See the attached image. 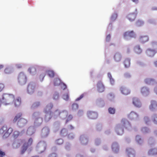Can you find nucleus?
<instances>
[{
    "mask_svg": "<svg viewBox=\"0 0 157 157\" xmlns=\"http://www.w3.org/2000/svg\"><path fill=\"white\" fill-rule=\"evenodd\" d=\"M16 66L17 68H20L22 67V65L20 64H17Z\"/></svg>",
    "mask_w": 157,
    "mask_h": 157,
    "instance_id": "69168bd1",
    "label": "nucleus"
},
{
    "mask_svg": "<svg viewBox=\"0 0 157 157\" xmlns=\"http://www.w3.org/2000/svg\"><path fill=\"white\" fill-rule=\"evenodd\" d=\"M49 129L48 127H45L42 129L41 135L43 137H45L47 136L49 134Z\"/></svg>",
    "mask_w": 157,
    "mask_h": 157,
    "instance_id": "1a4fd4ad",
    "label": "nucleus"
},
{
    "mask_svg": "<svg viewBox=\"0 0 157 157\" xmlns=\"http://www.w3.org/2000/svg\"><path fill=\"white\" fill-rule=\"evenodd\" d=\"M28 147V146L26 145V144H25L22 146L21 149V154L22 155L27 150Z\"/></svg>",
    "mask_w": 157,
    "mask_h": 157,
    "instance_id": "7c9ffc66",
    "label": "nucleus"
},
{
    "mask_svg": "<svg viewBox=\"0 0 157 157\" xmlns=\"http://www.w3.org/2000/svg\"><path fill=\"white\" fill-rule=\"evenodd\" d=\"M124 78L126 79H128L130 78L131 77V75L128 72L125 73L124 75Z\"/></svg>",
    "mask_w": 157,
    "mask_h": 157,
    "instance_id": "a18cd8bd",
    "label": "nucleus"
},
{
    "mask_svg": "<svg viewBox=\"0 0 157 157\" xmlns=\"http://www.w3.org/2000/svg\"><path fill=\"white\" fill-rule=\"evenodd\" d=\"M127 155L129 157H135V151L133 149L128 148L126 149Z\"/></svg>",
    "mask_w": 157,
    "mask_h": 157,
    "instance_id": "a211bd4d",
    "label": "nucleus"
},
{
    "mask_svg": "<svg viewBox=\"0 0 157 157\" xmlns=\"http://www.w3.org/2000/svg\"><path fill=\"white\" fill-rule=\"evenodd\" d=\"M112 147L113 150L116 152L119 150L118 146L116 143H113L112 145Z\"/></svg>",
    "mask_w": 157,
    "mask_h": 157,
    "instance_id": "c85d7f7f",
    "label": "nucleus"
},
{
    "mask_svg": "<svg viewBox=\"0 0 157 157\" xmlns=\"http://www.w3.org/2000/svg\"><path fill=\"white\" fill-rule=\"evenodd\" d=\"M142 130L144 132H148V129L147 128L144 127L142 128Z\"/></svg>",
    "mask_w": 157,
    "mask_h": 157,
    "instance_id": "e2e57ef3",
    "label": "nucleus"
},
{
    "mask_svg": "<svg viewBox=\"0 0 157 157\" xmlns=\"http://www.w3.org/2000/svg\"><path fill=\"white\" fill-rule=\"evenodd\" d=\"M61 85V88L63 90H65L67 88V86L63 82H61L60 83Z\"/></svg>",
    "mask_w": 157,
    "mask_h": 157,
    "instance_id": "603ef678",
    "label": "nucleus"
},
{
    "mask_svg": "<svg viewBox=\"0 0 157 157\" xmlns=\"http://www.w3.org/2000/svg\"><path fill=\"white\" fill-rule=\"evenodd\" d=\"M144 24V22L142 21L138 20L136 22V25L139 26H141Z\"/></svg>",
    "mask_w": 157,
    "mask_h": 157,
    "instance_id": "79ce46f5",
    "label": "nucleus"
},
{
    "mask_svg": "<svg viewBox=\"0 0 157 157\" xmlns=\"http://www.w3.org/2000/svg\"><path fill=\"white\" fill-rule=\"evenodd\" d=\"M61 80L59 78H55L54 80V86H58L61 83Z\"/></svg>",
    "mask_w": 157,
    "mask_h": 157,
    "instance_id": "2f4dec72",
    "label": "nucleus"
},
{
    "mask_svg": "<svg viewBox=\"0 0 157 157\" xmlns=\"http://www.w3.org/2000/svg\"><path fill=\"white\" fill-rule=\"evenodd\" d=\"M28 71L30 73L33 74L36 71V68L34 66H32L28 69Z\"/></svg>",
    "mask_w": 157,
    "mask_h": 157,
    "instance_id": "cd10ccee",
    "label": "nucleus"
},
{
    "mask_svg": "<svg viewBox=\"0 0 157 157\" xmlns=\"http://www.w3.org/2000/svg\"><path fill=\"white\" fill-rule=\"evenodd\" d=\"M83 96H84V94H81L79 97L77 98L76 99V101H79V100H80L83 97Z\"/></svg>",
    "mask_w": 157,
    "mask_h": 157,
    "instance_id": "052dcab7",
    "label": "nucleus"
},
{
    "mask_svg": "<svg viewBox=\"0 0 157 157\" xmlns=\"http://www.w3.org/2000/svg\"><path fill=\"white\" fill-rule=\"evenodd\" d=\"M115 110L114 108L110 107L108 109V111L109 113L114 114L115 113Z\"/></svg>",
    "mask_w": 157,
    "mask_h": 157,
    "instance_id": "58836bf2",
    "label": "nucleus"
},
{
    "mask_svg": "<svg viewBox=\"0 0 157 157\" xmlns=\"http://www.w3.org/2000/svg\"><path fill=\"white\" fill-rule=\"evenodd\" d=\"M33 116L35 118L34 123L37 125L40 124L43 122V118L40 117V113L39 112H35Z\"/></svg>",
    "mask_w": 157,
    "mask_h": 157,
    "instance_id": "20e7f679",
    "label": "nucleus"
},
{
    "mask_svg": "<svg viewBox=\"0 0 157 157\" xmlns=\"http://www.w3.org/2000/svg\"><path fill=\"white\" fill-rule=\"evenodd\" d=\"M53 107V104L50 103L47 105L44 109V112L46 113L44 119L46 121H49L52 117L51 110Z\"/></svg>",
    "mask_w": 157,
    "mask_h": 157,
    "instance_id": "f03ea898",
    "label": "nucleus"
},
{
    "mask_svg": "<svg viewBox=\"0 0 157 157\" xmlns=\"http://www.w3.org/2000/svg\"><path fill=\"white\" fill-rule=\"evenodd\" d=\"M72 108L73 109H78V105L76 103H74L72 105Z\"/></svg>",
    "mask_w": 157,
    "mask_h": 157,
    "instance_id": "8fccbe9b",
    "label": "nucleus"
},
{
    "mask_svg": "<svg viewBox=\"0 0 157 157\" xmlns=\"http://www.w3.org/2000/svg\"><path fill=\"white\" fill-rule=\"evenodd\" d=\"M7 130L8 132V134H9L10 135L12 132L13 131L12 128H9L8 129L7 128Z\"/></svg>",
    "mask_w": 157,
    "mask_h": 157,
    "instance_id": "5fc2aeb1",
    "label": "nucleus"
},
{
    "mask_svg": "<svg viewBox=\"0 0 157 157\" xmlns=\"http://www.w3.org/2000/svg\"><path fill=\"white\" fill-rule=\"evenodd\" d=\"M149 155H155L157 154V148H154L151 149L148 152Z\"/></svg>",
    "mask_w": 157,
    "mask_h": 157,
    "instance_id": "a878e982",
    "label": "nucleus"
},
{
    "mask_svg": "<svg viewBox=\"0 0 157 157\" xmlns=\"http://www.w3.org/2000/svg\"><path fill=\"white\" fill-rule=\"evenodd\" d=\"M124 64L125 67H129L130 64V60L128 59H125L124 62Z\"/></svg>",
    "mask_w": 157,
    "mask_h": 157,
    "instance_id": "473e14b6",
    "label": "nucleus"
},
{
    "mask_svg": "<svg viewBox=\"0 0 157 157\" xmlns=\"http://www.w3.org/2000/svg\"><path fill=\"white\" fill-rule=\"evenodd\" d=\"M37 149L41 152L44 151L46 149V144L44 142H39L37 145Z\"/></svg>",
    "mask_w": 157,
    "mask_h": 157,
    "instance_id": "423d86ee",
    "label": "nucleus"
},
{
    "mask_svg": "<svg viewBox=\"0 0 157 157\" xmlns=\"http://www.w3.org/2000/svg\"><path fill=\"white\" fill-rule=\"evenodd\" d=\"M0 134H3V137L6 138L8 137L10 134H8V132L7 130V128L6 126H3L0 129Z\"/></svg>",
    "mask_w": 157,
    "mask_h": 157,
    "instance_id": "0eeeda50",
    "label": "nucleus"
},
{
    "mask_svg": "<svg viewBox=\"0 0 157 157\" xmlns=\"http://www.w3.org/2000/svg\"><path fill=\"white\" fill-rule=\"evenodd\" d=\"M145 82L147 84L149 85H153L157 83L155 80L149 78L146 79Z\"/></svg>",
    "mask_w": 157,
    "mask_h": 157,
    "instance_id": "412c9836",
    "label": "nucleus"
},
{
    "mask_svg": "<svg viewBox=\"0 0 157 157\" xmlns=\"http://www.w3.org/2000/svg\"><path fill=\"white\" fill-rule=\"evenodd\" d=\"M67 131L66 129L63 128L62 129L60 132V134L62 135H64L65 133H66Z\"/></svg>",
    "mask_w": 157,
    "mask_h": 157,
    "instance_id": "de8ad7c7",
    "label": "nucleus"
},
{
    "mask_svg": "<svg viewBox=\"0 0 157 157\" xmlns=\"http://www.w3.org/2000/svg\"><path fill=\"white\" fill-rule=\"evenodd\" d=\"M138 117V115L136 113L133 112H131L128 115V117L131 120L137 119Z\"/></svg>",
    "mask_w": 157,
    "mask_h": 157,
    "instance_id": "b1692460",
    "label": "nucleus"
},
{
    "mask_svg": "<svg viewBox=\"0 0 157 157\" xmlns=\"http://www.w3.org/2000/svg\"><path fill=\"white\" fill-rule=\"evenodd\" d=\"M111 38V36L110 34L107 35L106 38V41L107 42H108L109 41Z\"/></svg>",
    "mask_w": 157,
    "mask_h": 157,
    "instance_id": "4d7b16f0",
    "label": "nucleus"
},
{
    "mask_svg": "<svg viewBox=\"0 0 157 157\" xmlns=\"http://www.w3.org/2000/svg\"><path fill=\"white\" fill-rule=\"evenodd\" d=\"M123 126L121 124H117L116 128V131L117 134L121 135L123 133Z\"/></svg>",
    "mask_w": 157,
    "mask_h": 157,
    "instance_id": "9d476101",
    "label": "nucleus"
},
{
    "mask_svg": "<svg viewBox=\"0 0 157 157\" xmlns=\"http://www.w3.org/2000/svg\"><path fill=\"white\" fill-rule=\"evenodd\" d=\"M121 122L122 124L123 125V126H125V124L126 123H127L129 124L128 122L126 120H125V119H123L121 121Z\"/></svg>",
    "mask_w": 157,
    "mask_h": 157,
    "instance_id": "09e8293b",
    "label": "nucleus"
},
{
    "mask_svg": "<svg viewBox=\"0 0 157 157\" xmlns=\"http://www.w3.org/2000/svg\"><path fill=\"white\" fill-rule=\"evenodd\" d=\"M153 122L154 123L157 124V115H155L154 117Z\"/></svg>",
    "mask_w": 157,
    "mask_h": 157,
    "instance_id": "864d4df0",
    "label": "nucleus"
},
{
    "mask_svg": "<svg viewBox=\"0 0 157 157\" xmlns=\"http://www.w3.org/2000/svg\"><path fill=\"white\" fill-rule=\"evenodd\" d=\"M63 98L64 100L66 101L68 100L69 99V96L68 93H66V94H64L63 96Z\"/></svg>",
    "mask_w": 157,
    "mask_h": 157,
    "instance_id": "4c0bfd02",
    "label": "nucleus"
},
{
    "mask_svg": "<svg viewBox=\"0 0 157 157\" xmlns=\"http://www.w3.org/2000/svg\"><path fill=\"white\" fill-rule=\"evenodd\" d=\"M136 140L137 142L139 144L141 145L143 143V140L141 139L139 136H137L136 137Z\"/></svg>",
    "mask_w": 157,
    "mask_h": 157,
    "instance_id": "c756f323",
    "label": "nucleus"
},
{
    "mask_svg": "<svg viewBox=\"0 0 157 157\" xmlns=\"http://www.w3.org/2000/svg\"><path fill=\"white\" fill-rule=\"evenodd\" d=\"M57 155L55 153H52L51 154H50L49 156V157H56Z\"/></svg>",
    "mask_w": 157,
    "mask_h": 157,
    "instance_id": "680f3d73",
    "label": "nucleus"
},
{
    "mask_svg": "<svg viewBox=\"0 0 157 157\" xmlns=\"http://www.w3.org/2000/svg\"><path fill=\"white\" fill-rule=\"evenodd\" d=\"M87 115L88 117L91 119H96L98 117V114L96 113L91 111L88 112Z\"/></svg>",
    "mask_w": 157,
    "mask_h": 157,
    "instance_id": "4468645a",
    "label": "nucleus"
},
{
    "mask_svg": "<svg viewBox=\"0 0 157 157\" xmlns=\"http://www.w3.org/2000/svg\"><path fill=\"white\" fill-rule=\"evenodd\" d=\"M135 52L137 54H140L142 52V50L140 48L139 46L138 45L136 46L135 48Z\"/></svg>",
    "mask_w": 157,
    "mask_h": 157,
    "instance_id": "f704fd0d",
    "label": "nucleus"
},
{
    "mask_svg": "<svg viewBox=\"0 0 157 157\" xmlns=\"http://www.w3.org/2000/svg\"><path fill=\"white\" fill-rule=\"evenodd\" d=\"M107 97L109 100L112 101L114 98V96L113 94L110 93L108 95Z\"/></svg>",
    "mask_w": 157,
    "mask_h": 157,
    "instance_id": "c9c22d12",
    "label": "nucleus"
},
{
    "mask_svg": "<svg viewBox=\"0 0 157 157\" xmlns=\"http://www.w3.org/2000/svg\"><path fill=\"white\" fill-rule=\"evenodd\" d=\"M11 69L10 68H6L4 70V72L6 74H9L11 73Z\"/></svg>",
    "mask_w": 157,
    "mask_h": 157,
    "instance_id": "a19ab883",
    "label": "nucleus"
},
{
    "mask_svg": "<svg viewBox=\"0 0 157 157\" xmlns=\"http://www.w3.org/2000/svg\"><path fill=\"white\" fill-rule=\"evenodd\" d=\"M80 140L81 143L83 144H87L88 142V138L84 135H82L80 136Z\"/></svg>",
    "mask_w": 157,
    "mask_h": 157,
    "instance_id": "f3484780",
    "label": "nucleus"
},
{
    "mask_svg": "<svg viewBox=\"0 0 157 157\" xmlns=\"http://www.w3.org/2000/svg\"><path fill=\"white\" fill-rule=\"evenodd\" d=\"M5 155V152L2 151L1 150H0V157H3V156H4Z\"/></svg>",
    "mask_w": 157,
    "mask_h": 157,
    "instance_id": "13d9d810",
    "label": "nucleus"
},
{
    "mask_svg": "<svg viewBox=\"0 0 157 157\" xmlns=\"http://www.w3.org/2000/svg\"><path fill=\"white\" fill-rule=\"evenodd\" d=\"M139 41L142 43H144L147 41L148 40V38L147 36H140L139 38Z\"/></svg>",
    "mask_w": 157,
    "mask_h": 157,
    "instance_id": "bb28decb",
    "label": "nucleus"
},
{
    "mask_svg": "<svg viewBox=\"0 0 157 157\" xmlns=\"http://www.w3.org/2000/svg\"><path fill=\"white\" fill-rule=\"evenodd\" d=\"M109 79L111 84H113L114 82V79L113 78H110Z\"/></svg>",
    "mask_w": 157,
    "mask_h": 157,
    "instance_id": "338daca9",
    "label": "nucleus"
},
{
    "mask_svg": "<svg viewBox=\"0 0 157 157\" xmlns=\"http://www.w3.org/2000/svg\"><path fill=\"white\" fill-rule=\"evenodd\" d=\"M21 103V99L20 97L17 98L14 100V104L15 107H18L19 106Z\"/></svg>",
    "mask_w": 157,
    "mask_h": 157,
    "instance_id": "393cba45",
    "label": "nucleus"
},
{
    "mask_svg": "<svg viewBox=\"0 0 157 157\" xmlns=\"http://www.w3.org/2000/svg\"><path fill=\"white\" fill-rule=\"evenodd\" d=\"M98 91L100 93L103 92L105 90V86L102 82L98 81L97 85Z\"/></svg>",
    "mask_w": 157,
    "mask_h": 157,
    "instance_id": "6e6552de",
    "label": "nucleus"
},
{
    "mask_svg": "<svg viewBox=\"0 0 157 157\" xmlns=\"http://www.w3.org/2000/svg\"><path fill=\"white\" fill-rule=\"evenodd\" d=\"M121 55L119 52L115 53L113 56L114 59L116 62L120 61L121 59Z\"/></svg>",
    "mask_w": 157,
    "mask_h": 157,
    "instance_id": "2eb2a0df",
    "label": "nucleus"
},
{
    "mask_svg": "<svg viewBox=\"0 0 157 157\" xmlns=\"http://www.w3.org/2000/svg\"><path fill=\"white\" fill-rule=\"evenodd\" d=\"M157 108V103L154 101H152L151 102V104L149 106V109L152 111H153L155 109Z\"/></svg>",
    "mask_w": 157,
    "mask_h": 157,
    "instance_id": "aec40b11",
    "label": "nucleus"
},
{
    "mask_svg": "<svg viewBox=\"0 0 157 157\" xmlns=\"http://www.w3.org/2000/svg\"><path fill=\"white\" fill-rule=\"evenodd\" d=\"M108 77L109 78V79L110 78H112V75H111V74L110 73H108Z\"/></svg>",
    "mask_w": 157,
    "mask_h": 157,
    "instance_id": "774afa93",
    "label": "nucleus"
},
{
    "mask_svg": "<svg viewBox=\"0 0 157 157\" xmlns=\"http://www.w3.org/2000/svg\"><path fill=\"white\" fill-rule=\"evenodd\" d=\"M48 76L51 78H53L54 76V73L52 71L49 70L47 71V72Z\"/></svg>",
    "mask_w": 157,
    "mask_h": 157,
    "instance_id": "e433bc0d",
    "label": "nucleus"
},
{
    "mask_svg": "<svg viewBox=\"0 0 157 157\" xmlns=\"http://www.w3.org/2000/svg\"><path fill=\"white\" fill-rule=\"evenodd\" d=\"M117 17V14L116 13H114L112 15L111 17V19L112 21L115 20Z\"/></svg>",
    "mask_w": 157,
    "mask_h": 157,
    "instance_id": "49530a36",
    "label": "nucleus"
},
{
    "mask_svg": "<svg viewBox=\"0 0 157 157\" xmlns=\"http://www.w3.org/2000/svg\"><path fill=\"white\" fill-rule=\"evenodd\" d=\"M22 114L21 113L17 114L13 120V122L15 123L17 122V125L19 127H23L28 122L27 120L24 118H21Z\"/></svg>",
    "mask_w": 157,
    "mask_h": 157,
    "instance_id": "f257e3e1",
    "label": "nucleus"
},
{
    "mask_svg": "<svg viewBox=\"0 0 157 157\" xmlns=\"http://www.w3.org/2000/svg\"><path fill=\"white\" fill-rule=\"evenodd\" d=\"M120 91L121 93L124 95H128L130 93V90L125 87H121L120 88Z\"/></svg>",
    "mask_w": 157,
    "mask_h": 157,
    "instance_id": "f8f14e48",
    "label": "nucleus"
},
{
    "mask_svg": "<svg viewBox=\"0 0 157 157\" xmlns=\"http://www.w3.org/2000/svg\"><path fill=\"white\" fill-rule=\"evenodd\" d=\"M18 80L19 83L21 84H24L26 82V77L25 75L23 72H21L19 73Z\"/></svg>",
    "mask_w": 157,
    "mask_h": 157,
    "instance_id": "39448f33",
    "label": "nucleus"
},
{
    "mask_svg": "<svg viewBox=\"0 0 157 157\" xmlns=\"http://www.w3.org/2000/svg\"><path fill=\"white\" fill-rule=\"evenodd\" d=\"M136 17V14L135 13H131L127 16V18L130 21H132L135 20Z\"/></svg>",
    "mask_w": 157,
    "mask_h": 157,
    "instance_id": "4be33fe9",
    "label": "nucleus"
},
{
    "mask_svg": "<svg viewBox=\"0 0 157 157\" xmlns=\"http://www.w3.org/2000/svg\"><path fill=\"white\" fill-rule=\"evenodd\" d=\"M133 103L136 107H140L141 106V102L138 98H134L133 99Z\"/></svg>",
    "mask_w": 157,
    "mask_h": 157,
    "instance_id": "dca6fc26",
    "label": "nucleus"
},
{
    "mask_svg": "<svg viewBox=\"0 0 157 157\" xmlns=\"http://www.w3.org/2000/svg\"><path fill=\"white\" fill-rule=\"evenodd\" d=\"M68 138L69 139H72L74 138V136L71 134H70L68 136Z\"/></svg>",
    "mask_w": 157,
    "mask_h": 157,
    "instance_id": "0e129e2a",
    "label": "nucleus"
},
{
    "mask_svg": "<svg viewBox=\"0 0 157 157\" xmlns=\"http://www.w3.org/2000/svg\"><path fill=\"white\" fill-rule=\"evenodd\" d=\"M33 142V140L32 138H30L29 139L28 141V142L27 144H26V145H28V147L32 145Z\"/></svg>",
    "mask_w": 157,
    "mask_h": 157,
    "instance_id": "c03bdc74",
    "label": "nucleus"
},
{
    "mask_svg": "<svg viewBox=\"0 0 157 157\" xmlns=\"http://www.w3.org/2000/svg\"><path fill=\"white\" fill-rule=\"evenodd\" d=\"M35 86L33 83L29 84L27 87L28 93L29 94L33 93L34 91Z\"/></svg>",
    "mask_w": 157,
    "mask_h": 157,
    "instance_id": "ddd939ff",
    "label": "nucleus"
},
{
    "mask_svg": "<svg viewBox=\"0 0 157 157\" xmlns=\"http://www.w3.org/2000/svg\"><path fill=\"white\" fill-rule=\"evenodd\" d=\"M19 132L17 131H15L13 134V137L14 138H16L18 137L19 135Z\"/></svg>",
    "mask_w": 157,
    "mask_h": 157,
    "instance_id": "37998d69",
    "label": "nucleus"
},
{
    "mask_svg": "<svg viewBox=\"0 0 157 157\" xmlns=\"http://www.w3.org/2000/svg\"><path fill=\"white\" fill-rule=\"evenodd\" d=\"M83 96H84V94H81L79 97L77 98L76 99V101H79V100H80L83 97Z\"/></svg>",
    "mask_w": 157,
    "mask_h": 157,
    "instance_id": "bf43d9fd",
    "label": "nucleus"
},
{
    "mask_svg": "<svg viewBox=\"0 0 157 157\" xmlns=\"http://www.w3.org/2000/svg\"><path fill=\"white\" fill-rule=\"evenodd\" d=\"M135 36V34L133 31H127L125 32L124 34V37L127 39L128 37H133Z\"/></svg>",
    "mask_w": 157,
    "mask_h": 157,
    "instance_id": "9b49d317",
    "label": "nucleus"
},
{
    "mask_svg": "<svg viewBox=\"0 0 157 157\" xmlns=\"http://www.w3.org/2000/svg\"><path fill=\"white\" fill-rule=\"evenodd\" d=\"M4 88V86L3 84L0 83V92L2 91Z\"/></svg>",
    "mask_w": 157,
    "mask_h": 157,
    "instance_id": "6e6d98bb",
    "label": "nucleus"
},
{
    "mask_svg": "<svg viewBox=\"0 0 157 157\" xmlns=\"http://www.w3.org/2000/svg\"><path fill=\"white\" fill-rule=\"evenodd\" d=\"M146 53L148 56L151 57L153 56L156 52L155 50L149 49L147 50Z\"/></svg>",
    "mask_w": 157,
    "mask_h": 157,
    "instance_id": "5701e85b",
    "label": "nucleus"
},
{
    "mask_svg": "<svg viewBox=\"0 0 157 157\" xmlns=\"http://www.w3.org/2000/svg\"><path fill=\"white\" fill-rule=\"evenodd\" d=\"M141 92L143 95L147 96L149 94V91L147 88L144 87L141 88Z\"/></svg>",
    "mask_w": 157,
    "mask_h": 157,
    "instance_id": "6ab92c4d",
    "label": "nucleus"
},
{
    "mask_svg": "<svg viewBox=\"0 0 157 157\" xmlns=\"http://www.w3.org/2000/svg\"><path fill=\"white\" fill-rule=\"evenodd\" d=\"M56 143L59 145L62 144L63 143V141L62 139H58L56 141Z\"/></svg>",
    "mask_w": 157,
    "mask_h": 157,
    "instance_id": "3c124183",
    "label": "nucleus"
},
{
    "mask_svg": "<svg viewBox=\"0 0 157 157\" xmlns=\"http://www.w3.org/2000/svg\"><path fill=\"white\" fill-rule=\"evenodd\" d=\"M54 113L55 116H59L60 117H63L64 115H67L66 117L67 118V119L66 121V123L71 121L73 118L72 115L71 114L68 115L67 112L66 110H63L60 112L58 109H57L55 111Z\"/></svg>",
    "mask_w": 157,
    "mask_h": 157,
    "instance_id": "7ed1b4c3",
    "label": "nucleus"
},
{
    "mask_svg": "<svg viewBox=\"0 0 157 157\" xmlns=\"http://www.w3.org/2000/svg\"><path fill=\"white\" fill-rule=\"evenodd\" d=\"M54 100H57L59 98V94L57 92H55L53 94V97Z\"/></svg>",
    "mask_w": 157,
    "mask_h": 157,
    "instance_id": "ea45409f",
    "label": "nucleus"
},
{
    "mask_svg": "<svg viewBox=\"0 0 157 157\" xmlns=\"http://www.w3.org/2000/svg\"><path fill=\"white\" fill-rule=\"evenodd\" d=\"M40 103L39 101H37L34 102L32 105L31 108L32 109H34L36 108H37L40 106Z\"/></svg>",
    "mask_w": 157,
    "mask_h": 157,
    "instance_id": "72a5a7b5",
    "label": "nucleus"
}]
</instances>
